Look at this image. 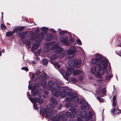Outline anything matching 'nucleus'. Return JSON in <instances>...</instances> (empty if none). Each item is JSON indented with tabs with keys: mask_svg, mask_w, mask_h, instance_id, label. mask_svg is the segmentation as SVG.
Instances as JSON below:
<instances>
[{
	"mask_svg": "<svg viewBox=\"0 0 121 121\" xmlns=\"http://www.w3.org/2000/svg\"><path fill=\"white\" fill-rule=\"evenodd\" d=\"M95 55L96 59L100 63L96 64L95 67H91V72L93 74L96 73V77L101 78V75L104 74V69L107 67L108 61L107 60L103 59L102 56L99 54H96Z\"/></svg>",
	"mask_w": 121,
	"mask_h": 121,
	"instance_id": "f257e3e1",
	"label": "nucleus"
},
{
	"mask_svg": "<svg viewBox=\"0 0 121 121\" xmlns=\"http://www.w3.org/2000/svg\"><path fill=\"white\" fill-rule=\"evenodd\" d=\"M47 89L48 90H51L52 93L56 97L60 96L61 97H65L68 92L60 91V84L58 83L50 80L48 83Z\"/></svg>",
	"mask_w": 121,
	"mask_h": 121,
	"instance_id": "f03ea898",
	"label": "nucleus"
},
{
	"mask_svg": "<svg viewBox=\"0 0 121 121\" xmlns=\"http://www.w3.org/2000/svg\"><path fill=\"white\" fill-rule=\"evenodd\" d=\"M46 35L48 33L47 31H45L41 32L38 37L35 38V35L33 32H30V35L29 36L30 39L31 40H35L36 41L35 43H34L32 48V50L34 51L35 49H37L39 46V42L42 41L43 38L45 34Z\"/></svg>",
	"mask_w": 121,
	"mask_h": 121,
	"instance_id": "7ed1b4c3",
	"label": "nucleus"
},
{
	"mask_svg": "<svg viewBox=\"0 0 121 121\" xmlns=\"http://www.w3.org/2000/svg\"><path fill=\"white\" fill-rule=\"evenodd\" d=\"M72 91L71 90H69L68 91V96L65 100L66 102H68L71 101L73 100L74 101H77L79 99L78 97L74 93H72Z\"/></svg>",
	"mask_w": 121,
	"mask_h": 121,
	"instance_id": "20e7f679",
	"label": "nucleus"
},
{
	"mask_svg": "<svg viewBox=\"0 0 121 121\" xmlns=\"http://www.w3.org/2000/svg\"><path fill=\"white\" fill-rule=\"evenodd\" d=\"M82 62L80 59L77 60L76 59L69 60L68 61V64L71 67L78 68L80 66Z\"/></svg>",
	"mask_w": 121,
	"mask_h": 121,
	"instance_id": "39448f33",
	"label": "nucleus"
},
{
	"mask_svg": "<svg viewBox=\"0 0 121 121\" xmlns=\"http://www.w3.org/2000/svg\"><path fill=\"white\" fill-rule=\"evenodd\" d=\"M69 110L72 112V114H71L69 112H66L65 113V115L68 117H75L74 114L73 113H75L78 116V115L80 116V112L77 111L74 108H70Z\"/></svg>",
	"mask_w": 121,
	"mask_h": 121,
	"instance_id": "423d86ee",
	"label": "nucleus"
},
{
	"mask_svg": "<svg viewBox=\"0 0 121 121\" xmlns=\"http://www.w3.org/2000/svg\"><path fill=\"white\" fill-rule=\"evenodd\" d=\"M72 70V69L70 68H68L66 72L63 69L61 70V73L62 75L64 76L65 75V76H64L65 78L67 80H68V77L70 76L71 74V71Z\"/></svg>",
	"mask_w": 121,
	"mask_h": 121,
	"instance_id": "0eeeda50",
	"label": "nucleus"
},
{
	"mask_svg": "<svg viewBox=\"0 0 121 121\" xmlns=\"http://www.w3.org/2000/svg\"><path fill=\"white\" fill-rule=\"evenodd\" d=\"M52 50H54L56 53L58 54L62 50V48L58 44L53 42V47L51 48Z\"/></svg>",
	"mask_w": 121,
	"mask_h": 121,
	"instance_id": "6e6552de",
	"label": "nucleus"
},
{
	"mask_svg": "<svg viewBox=\"0 0 121 121\" xmlns=\"http://www.w3.org/2000/svg\"><path fill=\"white\" fill-rule=\"evenodd\" d=\"M55 106L54 105H53L52 106V105L51 104H49L48 105L47 107L48 108L50 109V110H49V112H48L46 114V117H48L49 119H51L53 117L52 114H51V113H52V110H51V108H54L55 107Z\"/></svg>",
	"mask_w": 121,
	"mask_h": 121,
	"instance_id": "1a4fd4ad",
	"label": "nucleus"
},
{
	"mask_svg": "<svg viewBox=\"0 0 121 121\" xmlns=\"http://www.w3.org/2000/svg\"><path fill=\"white\" fill-rule=\"evenodd\" d=\"M53 42H52L50 43H46L45 44V46L43 48L44 51L46 52L49 51L50 49V48L53 47Z\"/></svg>",
	"mask_w": 121,
	"mask_h": 121,
	"instance_id": "9d476101",
	"label": "nucleus"
},
{
	"mask_svg": "<svg viewBox=\"0 0 121 121\" xmlns=\"http://www.w3.org/2000/svg\"><path fill=\"white\" fill-rule=\"evenodd\" d=\"M60 41L65 45L69 44L68 38L66 36H63L61 37L60 38Z\"/></svg>",
	"mask_w": 121,
	"mask_h": 121,
	"instance_id": "9b49d317",
	"label": "nucleus"
},
{
	"mask_svg": "<svg viewBox=\"0 0 121 121\" xmlns=\"http://www.w3.org/2000/svg\"><path fill=\"white\" fill-rule=\"evenodd\" d=\"M76 51V48L74 46H72L70 49L67 51V53L69 55H71L75 53Z\"/></svg>",
	"mask_w": 121,
	"mask_h": 121,
	"instance_id": "f8f14e48",
	"label": "nucleus"
},
{
	"mask_svg": "<svg viewBox=\"0 0 121 121\" xmlns=\"http://www.w3.org/2000/svg\"><path fill=\"white\" fill-rule=\"evenodd\" d=\"M73 72V75H78L80 74L81 72L78 69H72Z\"/></svg>",
	"mask_w": 121,
	"mask_h": 121,
	"instance_id": "ddd939ff",
	"label": "nucleus"
},
{
	"mask_svg": "<svg viewBox=\"0 0 121 121\" xmlns=\"http://www.w3.org/2000/svg\"><path fill=\"white\" fill-rule=\"evenodd\" d=\"M66 52L65 50H63L62 51L61 53L60 54L59 56V58L60 59L62 58L65 55H66Z\"/></svg>",
	"mask_w": 121,
	"mask_h": 121,
	"instance_id": "4468645a",
	"label": "nucleus"
},
{
	"mask_svg": "<svg viewBox=\"0 0 121 121\" xmlns=\"http://www.w3.org/2000/svg\"><path fill=\"white\" fill-rule=\"evenodd\" d=\"M69 88L67 87H61L60 86V91H63L64 92H67V91L68 90Z\"/></svg>",
	"mask_w": 121,
	"mask_h": 121,
	"instance_id": "2eb2a0df",
	"label": "nucleus"
},
{
	"mask_svg": "<svg viewBox=\"0 0 121 121\" xmlns=\"http://www.w3.org/2000/svg\"><path fill=\"white\" fill-rule=\"evenodd\" d=\"M113 105L114 107H115L116 105V97L115 96L113 98Z\"/></svg>",
	"mask_w": 121,
	"mask_h": 121,
	"instance_id": "dca6fc26",
	"label": "nucleus"
},
{
	"mask_svg": "<svg viewBox=\"0 0 121 121\" xmlns=\"http://www.w3.org/2000/svg\"><path fill=\"white\" fill-rule=\"evenodd\" d=\"M46 78V75L45 73L42 74L41 75V76L40 77V79L42 80H44Z\"/></svg>",
	"mask_w": 121,
	"mask_h": 121,
	"instance_id": "f3484780",
	"label": "nucleus"
},
{
	"mask_svg": "<svg viewBox=\"0 0 121 121\" xmlns=\"http://www.w3.org/2000/svg\"><path fill=\"white\" fill-rule=\"evenodd\" d=\"M14 33V32H12V31L9 32L7 33L6 35L7 36L9 37L13 35Z\"/></svg>",
	"mask_w": 121,
	"mask_h": 121,
	"instance_id": "a211bd4d",
	"label": "nucleus"
},
{
	"mask_svg": "<svg viewBox=\"0 0 121 121\" xmlns=\"http://www.w3.org/2000/svg\"><path fill=\"white\" fill-rule=\"evenodd\" d=\"M102 92L103 95H101V96H103L104 95H106V91L105 88H104L102 90Z\"/></svg>",
	"mask_w": 121,
	"mask_h": 121,
	"instance_id": "6ab92c4d",
	"label": "nucleus"
},
{
	"mask_svg": "<svg viewBox=\"0 0 121 121\" xmlns=\"http://www.w3.org/2000/svg\"><path fill=\"white\" fill-rule=\"evenodd\" d=\"M98 61L96 59H93L91 61V64L94 65Z\"/></svg>",
	"mask_w": 121,
	"mask_h": 121,
	"instance_id": "aec40b11",
	"label": "nucleus"
},
{
	"mask_svg": "<svg viewBox=\"0 0 121 121\" xmlns=\"http://www.w3.org/2000/svg\"><path fill=\"white\" fill-rule=\"evenodd\" d=\"M51 101L54 104H57V102L56 100L53 98H51L50 99Z\"/></svg>",
	"mask_w": 121,
	"mask_h": 121,
	"instance_id": "412c9836",
	"label": "nucleus"
},
{
	"mask_svg": "<svg viewBox=\"0 0 121 121\" xmlns=\"http://www.w3.org/2000/svg\"><path fill=\"white\" fill-rule=\"evenodd\" d=\"M87 106V104H86V106L83 105H82L81 106V108L82 110H84L86 109Z\"/></svg>",
	"mask_w": 121,
	"mask_h": 121,
	"instance_id": "4be33fe9",
	"label": "nucleus"
},
{
	"mask_svg": "<svg viewBox=\"0 0 121 121\" xmlns=\"http://www.w3.org/2000/svg\"><path fill=\"white\" fill-rule=\"evenodd\" d=\"M31 96V95H28V97L30 99V100L33 103H34L35 101L34 99H33L32 98H30Z\"/></svg>",
	"mask_w": 121,
	"mask_h": 121,
	"instance_id": "5701e85b",
	"label": "nucleus"
},
{
	"mask_svg": "<svg viewBox=\"0 0 121 121\" xmlns=\"http://www.w3.org/2000/svg\"><path fill=\"white\" fill-rule=\"evenodd\" d=\"M43 65H46L48 63V61L46 59H44L43 60Z\"/></svg>",
	"mask_w": 121,
	"mask_h": 121,
	"instance_id": "b1692460",
	"label": "nucleus"
},
{
	"mask_svg": "<svg viewBox=\"0 0 121 121\" xmlns=\"http://www.w3.org/2000/svg\"><path fill=\"white\" fill-rule=\"evenodd\" d=\"M87 113L86 111H83L82 113L81 116L82 117H87V116H86Z\"/></svg>",
	"mask_w": 121,
	"mask_h": 121,
	"instance_id": "393cba45",
	"label": "nucleus"
},
{
	"mask_svg": "<svg viewBox=\"0 0 121 121\" xmlns=\"http://www.w3.org/2000/svg\"><path fill=\"white\" fill-rule=\"evenodd\" d=\"M58 56L55 54L52 55L51 57V58L53 60H55L58 57Z\"/></svg>",
	"mask_w": 121,
	"mask_h": 121,
	"instance_id": "a878e982",
	"label": "nucleus"
},
{
	"mask_svg": "<svg viewBox=\"0 0 121 121\" xmlns=\"http://www.w3.org/2000/svg\"><path fill=\"white\" fill-rule=\"evenodd\" d=\"M70 80L71 81H72L74 83L77 82L78 81L77 79L74 78H70Z\"/></svg>",
	"mask_w": 121,
	"mask_h": 121,
	"instance_id": "bb28decb",
	"label": "nucleus"
},
{
	"mask_svg": "<svg viewBox=\"0 0 121 121\" xmlns=\"http://www.w3.org/2000/svg\"><path fill=\"white\" fill-rule=\"evenodd\" d=\"M52 35H51L49 37H47L46 38V39L48 41H50L52 39Z\"/></svg>",
	"mask_w": 121,
	"mask_h": 121,
	"instance_id": "cd10ccee",
	"label": "nucleus"
},
{
	"mask_svg": "<svg viewBox=\"0 0 121 121\" xmlns=\"http://www.w3.org/2000/svg\"><path fill=\"white\" fill-rule=\"evenodd\" d=\"M70 35V36L69 37V39L70 41L72 42H74L75 40L74 38L73 37H72L71 35Z\"/></svg>",
	"mask_w": 121,
	"mask_h": 121,
	"instance_id": "c85d7f7f",
	"label": "nucleus"
},
{
	"mask_svg": "<svg viewBox=\"0 0 121 121\" xmlns=\"http://www.w3.org/2000/svg\"><path fill=\"white\" fill-rule=\"evenodd\" d=\"M1 27L2 29H5L6 28V26L3 24H1Z\"/></svg>",
	"mask_w": 121,
	"mask_h": 121,
	"instance_id": "c756f323",
	"label": "nucleus"
},
{
	"mask_svg": "<svg viewBox=\"0 0 121 121\" xmlns=\"http://www.w3.org/2000/svg\"><path fill=\"white\" fill-rule=\"evenodd\" d=\"M98 100L100 102H103L104 101V100L102 98H100V97H98L97 98Z\"/></svg>",
	"mask_w": 121,
	"mask_h": 121,
	"instance_id": "7c9ffc66",
	"label": "nucleus"
},
{
	"mask_svg": "<svg viewBox=\"0 0 121 121\" xmlns=\"http://www.w3.org/2000/svg\"><path fill=\"white\" fill-rule=\"evenodd\" d=\"M37 104L36 103H34L33 104L34 107V109L36 110L38 109H39V108L37 107Z\"/></svg>",
	"mask_w": 121,
	"mask_h": 121,
	"instance_id": "2f4dec72",
	"label": "nucleus"
},
{
	"mask_svg": "<svg viewBox=\"0 0 121 121\" xmlns=\"http://www.w3.org/2000/svg\"><path fill=\"white\" fill-rule=\"evenodd\" d=\"M18 30L19 31H22L23 30L24 28L23 27H18Z\"/></svg>",
	"mask_w": 121,
	"mask_h": 121,
	"instance_id": "473e14b6",
	"label": "nucleus"
},
{
	"mask_svg": "<svg viewBox=\"0 0 121 121\" xmlns=\"http://www.w3.org/2000/svg\"><path fill=\"white\" fill-rule=\"evenodd\" d=\"M27 33V32H23L22 33L21 35L20 36L21 37H23Z\"/></svg>",
	"mask_w": 121,
	"mask_h": 121,
	"instance_id": "72a5a7b5",
	"label": "nucleus"
},
{
	"mask_svg": "<svg viewBox=\"0 0 121 121\" xmlns=\"http://www.w3.org/2000/svg\"><path fill=\"white\" fill-rule=\"evenodd\" d=\"M116 110V109L115 108H114L113 110H111V112L112 114H113Z\"/></svg>",
	"mask_w": 121,
	"mask_h": 121,
	"instance_id": "f704fd0d",
	"label": "nucleus"
},
{
	"mask_svg": "<svg viewBox=\"0 0 121 121\" xmlns=\"http://www.w3.org/2000/svg\"><path fill=\"white\" fill-rule=\"evenodd\" d=\"M78 102L79 103L81 104L83 103L84 101L83 100H82L79 99L78 100Z\"/></svg>",
	"mask_w": 121,
	"mask_h": 121,
	"instance_id": "c9c22d12",
	"label": "nucleus"
},
{
	"mask_svg": "<svg viewBox=\"0 0 121 121\" xmlns=\"http://www.w3.org/2000/svg\"><path fill=\"white\" fill-rule=\"evenodd\" d=\"M77 42L79 45H81L82 44V43L80 40L78 39L77 40Z\"/></svg>",
	"mask_w": 121,
	"mask_h": 121,
	"instance_id": "e433bc0d",
	"label": "nucleus"
},
{
	"mask_svg": "<svg viewBox=\"0 0 121 121\" xmlns=\"http://www.w3.org/2000/svg\"><path fill=\"white\" fill-rule=\"evenodd\" d=\"M112 77V75L108 76L106 78V79L107 80L110 79Z\"/></svg>",
	"mask_w": 121,
	"mask_h": 121,
	"instance_id": "4c0bfd02",
	"label": "nucleus"
},
{
	"mask_svg": "<svg viewBox=\"0 0 121 121\" xmlns=\"http://www.w3.org/2000/svg\"><path fill=\"white\" fill-rule=\"evenodd\" d=\"M17 30H18V27L14 29L12 31V32H14V33L15 32L17 31Z\"/></svg>",
	"mask_w": 121,
	"mask_h": 121,
	"instance_id": "58836bf2",
	"label": "nucleus"
},
{
	"mask_svg": "<svg viewBox=\"0 0 121 121\" xmlns=\"http://www.w3.org/2000/svg\"><path fill=\"white\" fill-rule=\"evenodd\" d=\"M40 73V72L39 71H37L35 73V74L36 76L39 75Z\"/></svg>",
	"mask_w": 121,
	"mask_h": 121,
	"instance_id": "ea45409f",
	"label": "nucleus"
},
{
	"mask_svg": "<svg viewBox=\"0 0 121 121\" xmlns=\"http://www.w3.org/2000/svg\"><path fill=\"white\" fill-rule=\"evenodd\" d=\"M22 70H25L26 71H28V69L27 67H24L22 68Z\"/></svg>",
	"mask_w": 121,
	"mask_h": 121,
	"instance_id": "a19ab883",
	"label": "nucleus"
},
{
	"mask_svg": "<svg viewBox=\"0 0 121 121\" xmlns=\"http://www.w3.org/2000/svg\"><path fill=\"white\" fill-rule=\"evenodd\" d=\"M42 30L43 31H45L46 30H48V28L45 27H43L41 28Z\"/></svg>",
	"mask_w": 121,
	"mask_h": 121,
	"instance_id": "79ce46f5",
	"label": "nucleus"
},
{
	"mask_svg": "<svg viewBox=\"0 0 121 121\" xmlns=\"http://www.w3.org/2000/svg\"><path fill=\"white\" fill-rule=\"evenodd\" d=\"M50 30L51 32H52L53 33H55L56 32L55 30L53 29H51Z\"/></svg>",
	"mask_w": 121,
	"mask_h": 121,
	"instance_id": "37998d69",
	"label": "nucleus"
},
{
	"mask_svg": "<svg viewBox=\"0 0 121 121\" xmlns=\"http://www.w3.org/2000/svg\"><path fill=\"white\" fill-rule=\"evenodd\" d=\"M65 32L63 31H61L59 32V34L61 35H63L65 34Z\"/></svg>",
	"mask_w": 121,
	"mask_h": 121,
	"instance_id": "c03bdc74",
	"label": "nucleus"
},
{
	"mask_svg": "<svg viewBox=\"0 0 121 121\" xmlns=\"http://www.w3.org/2000/svg\"><path fill=\"white\" fill-rule=\"evenodd\" d=\"M56 66L58 68H60V65L58 63H56Z\"/></svg>",
	"mask_w": 121,
	"mask_h": 121,
	"instance_id": "a18cd8bd",
	"label": "nucleus"
},
{
	"mask_svg": "<svg viewBox=\"0 0 121 121\" xmlns=\"http://www.w3.org/2000/svg\"><path fill=\"white\" fill-rule=\"evenodd\" d=\"M31 42L30 41H28L26 43V44L28 45H29L30 44Z\"/></svg>",
	"mask_w": 121,
	"mask_h": 121,
	"instance_id": "49530a36",
	"label": "nucleus"
},
{
	"mask_svg": "<svg viewBox=\"0 0 121 121\" xmlns=\"http://www.w3.org/2000/svg\"><path fill=\"white\" fill-rule=\"evenodd\" d=\"M79 78L80 80H83V77L82 76H80L79 77Z\"/></svg>",
	"mask_w": 121,
	"mask_h": 121,
	"instance_id": "de8ad7c7",
	"label": "nucleus"
},
{
	"mask_svg": "<svg viewBox=\"0 0 121 121\" xmlns=\"http://www.w3.org/2000/svg\"><path fill=\"white\" fill-rule=\"evenodd\" d=\"M89 115L90 116V117H91L92 115V113L91 112H89ZM88 118H90V117H89Z\"/></svg>",
	"mask_w": 121,
	"mask_h": 121,
	"instance_id": "09e8293b",
	"label": "nucleus"
},
{
	"mask_svg": "<svg viewBox=\"0 0 121 121\" xmlns=\"http://www.w3.org/2000/svg\"><path fill=\"white\" fill-rule=\"evenodd\" d=\"M40 54V52H39L38 53H35V55L36 56H38Z\"/></svg>",
	"mask_w": 121,
	"mask_h": 121,
	"instance_id": "8fccbe9b",
	"label": "nucleus"
},
{
	"mask_svg": "<svg viewBox=\"0 0 121 121\" xmlns=\"http://www.w3.org/2000/svg\"><path fill=\"white\" fill-rule=\"evenodd\" d=\"M62 104H60L58 106V108L59 109H60L62 106Z\"/></svg>",
	"mask_w": 121,
	"mask_h": 121,
	"instance_id": "3c124183",
	"label": "nucleus"
},
{
	"mask_svg": "<svg viewBox=\"0 0 121 121\" xmlns=\"http://www.w3.org/2000/svg\"><path fill=\"white\" fill-rule=\"evenodd\" d=\"M63 114V113H59V115L60 116V118H62V116H61V115H62Z\"/></svg>",
	"mask_w": 121,
	"mask_h": 121,
	"instance_id": "603ef678",
	"label": "nucleus"
},
{
	"mask_svg": "<svg viewBox=\"0 0 121 121\" xmlns=\"http://www.w3.org/2000/svg\"><path fill=\"white\" fill-rule=\"evenodd\" d=\"M77 120L78 121H81V119L79 117H78L77 119Z\"/></svg>",
	"mask_w": 121,
	"mask_h": 121,
	"instance_id": "864d4df0",
	"label": "nucleus"
},
{
	"mask_svg": "<svg viewBox=\"0 0 121 121\" xmlns=\"http://www.w3.org/2000/svg\"><path fill=\"white\" fill-rule=\"evenodd\" d=\"M43 110V107H41L40 108V111H42Z\"/></svg>",
	"mask_w": 121,
	"mask_h": 121,
	"instance_id": "5fc2aeb1",
	"label": "nucleus"
},
{
	"mask_svg": "<svg viewBox=\"0 0 121 121\" xmlns=\"http://www.w3.org/2000/svg\"><path fill=\"white\" fill-rule=\"evenodd\" d=\"M35 77V75L34 74H32V79H33Z\"/></svg>",
	"mask_w": 121,
	"mask_h": 121,
	"instance_id": "6e6d98bb",
	"label": "nucleus"
},
{
	"mask_svg": "<svg viewBox=\"0 0 121 121\" xmlns=\"http://www.w3.org/2000/svg\"><path fill=\"white\" fill-rule=\"evenodd\" d=\"M102 81L101 80H100L98 81V82L99 83H100Z\"/></svg>",
	"mask_w": 121,
	"mask_h": 121,
	"instance_id": "4d7b16f0",
	"label": "nucleus"
},
{
	"mask_svg": "<svg viewBox=\"0 0 121 121\" xmlns=\"http://www.w3.org/2000/svg\"><path fill=\"white\" fill-rule=\"evenodd\" d=\"M32 62V63H33V64H35L36 63V62L35 61Z\"/></svg>",
	"mask_w": 121,
	"mask_h": 121,
	"instance_id": "13d9d810",
	"label": "nucleus"
},
{
	"mask_svg": "<svg viewBox=\"0 0 121 121\" xmlns=\"http://www.w3.org/2000/svg\"><path fill=\"white\" fill-rule=\"evenodd\" d=\"M37 60H39V57H37Z\"/></svg>",
	"mask_w": 121,
	"mask_h": 121,
	"instance_id": "bf43d9fd",
	"label": "nucleus"
},
{
	"mask_svg": "<svg viewBox=\"0 0 121 121\" xmlns=\"http://www.w3.org/2000/svg\"><path fill=\"white\" fill-rule=\"evenodd\" d=\"M2 52H4V50H2Z\"/></svg>",
	"mask_w": 121,
	"mask_h": 121,
	"instance_id": "052dcab7",
	"label": "nucleus"
},
{
	"mask_svg": "<svg viewBox=\"0 0 121 121\" xmlns=\"http://www.w3.org/2000/svg\"><path fill=\"white\" fill-rule=\"evenodd\" d=\"M1 52L0 51V56L1 55Z\"/></svg>",
	"mask_w": 121,
	"mask_h": 121,
	"instance_id": "680f3d73",
	"label": "nucleus"
},
{
	"mask_svg": "<svg viewBox=\"0 0 121 121\" xmlns=\"http://www.w3.org/2000/svg\"><path fill=\"white\" fill-rule=\"evenodd\" d=\"M2 13V17L3 16V13Z\"/></svg>",
	"mask_w": 121,
	"mask_h": 121,
	"instance_id": "e2e57ef3",
	"label": "nucleus"
},
{
	"mask_svg": "<svg viewBox=\"0 0 121 121\" xmlns=\"http://www.w3.org/2000/svg\"><path fill=\"white\" fill-rule=\"evenodd\" d=\"M94 85L95 86L96 85L95 84H94Z\"/></svg>",
	"mask_w": 121,
	"mask_h": 121,
	"instance_id": "0e129e2a",
	"label": "nucleus"
},
{
	"mask_svg": "<svg viewBox=\"0 0 121 121\" xmlns=\"http://www.w3.org/2000/svg\"><path fill=\"white\" fill-rule=\"evenodd\" d=\"M45 84H46V82H45Z\"/></svg>",
	"mask_w": 121,
	"mask_h": 121,
	"instance_id": "69168bd1",
	"label": "nucleus"
},
{
	"mask_svg": "<svg viewBox=\"0 0 121 121\" xmlns=\"http://www.w3.org/2000/svg\"><path fill=\"white\" fill-rule=\"evenodd\" d=\"M118 110L119 111H120V110L118 109Z\"/></svg>",
	"mask_w": 121,
	"mask_h": 121,
	"instance_id": "338daca9",
	"label": "nucleus"
},
{
	"mask_svg": "<svg viewBox=\"0 0 121 121\" xmlns=\"http://www.w3.org/2000/svg\"><path fill=\"white\" fill-rule=\"evenodd\" d=\"M121 112V109L120 110Z\"/></svg>",
	"mask_w": 121,
	"mask_h": 121,
	"instance_id": "774afa93",
	"label": "nucleus"
}]
</instances>
